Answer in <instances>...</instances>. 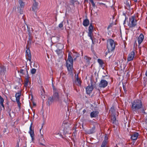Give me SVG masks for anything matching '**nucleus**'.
I'll list each match as a JSON object with an SVG mask.
<instances>
[{"instance_id":"nucleus-1","label":"nucleus","mask_w":147,"mask_h":147,"mask_svg":"<svg viewBox=\"0 0 147 147\" xmlns=\"http://www.w3.org/2000/svg\"><path fill=\"white\" fill-rule=\"evenodd\" d=\"M142 106V103L141 100L137 99L134 100L132 103L131 109L133 111L136 112L140 109Z\"/></svg>"},{"instance_id":"nucleus-2","label":"nucleus","mask_w":147,"mask_h":147,"mask_svg":"<svg viewBox=\"0 0 147 147\" xmlns=\"http://www.w3.org/2000/svg\"><path fill=\"white\" fill-rule=\"evenodd\" d=\"M107 46L109 53L113 51L115 47L114 41L111 39H109L107 41Z\"/></svg>"},{"instance_id":"nucleus-3","label":"nucleus","mask_w":147,"mask_h":147,"mask_svg":"<svg viewBox=\"0 0 147 147\" xmlns=\"http://www.w3.org/2000/svg\"><path fill=\"white\" fill-rule=\"evenodd\" d=\"M137 20L136 19V17L135 16H131L129 18L128 25L129 28L134 27L137 25Z\"/></svg>"},{"instance_id":"nucleus-4","label":"nucleus","mask_w":147,"mask_h":147,"mask_svg":"<svg viewBox=\"0 0 147 147\" xmlns=\"http://www.w3.org/2000/svg\"><path fill=\"white\" fill-rule=\"evenodd\" d=\"M59 96L58 92L57 91H54V94L51 98L50 97L49 98V100L51 102H53L54 101H59Z\"/></svg>"},{"instance_id":"nucleus-5","label":"nucleus","mask_w":147,"mask_h":147,"mask_svg":"<svg viewBox=\"0 0 147 147\" xmlns=\"http://www.w3.org/2000/svg\"><path fill=\"white\" fill-rule=\"evenodd\" d=\"M108 85L107 82L104 80L102 79L100 81L99 85V87L100 88H105Z\"/></svg>"},{"instance_id":"nucleus-6","label":"nucleus","mask_w":147,"mask_h":147,"mask_svg":"<svg viewBox=\"0 0 147 147\" xmlns=\"http://www.w3.org/2000/svg\"><path fill=\"white\" fill-rule=\"evenodd\" d=\"M135 55V53L134 51H131L128 55L127 58V61H132Z\"/></svg>"},{"instance_id":"nucleus-7","label":"nucleus","mask_w":147,"mask_h":147,"mask_svg":"<svg viewBox=\"0 0 147 147\" xmlns=\"http://www.w3.org/2000/svg\"><path fill=\"white\" fill-rule=\"evenodd\" d=\"M18 72L20 73V75H23L26 74L28 76V71L26 67H25L24 69H21L18 71Z\"/></svg>"},{"instance_id":"nucleus-8","label":"nucleus","mask_w":147,"mask_h":147,"mask_svg":"<svg viewBox=\"0 0 147 147\" xmlns=\"http://www.w3.org/2000/svg\"><path fill=\"white\" fill-rule=\"evenodd\" d=\"M26 57L28 60L30 61V63L32 62L31 61V55L29 49H27L26 51Z\"/></svg>"},{"instance_id":"nucleus-9","label":"nucleus","mask_w":147,"mask_h":147,"mask_svg":"<svg viewBox=\"0 0 147 147\" xmlns=\"http://www.w3.org/2000/svg\"><path fill=\"white\" fill-rule=\"evenodd\" d=\"M32 123H31L29 128V133L30 135V136L32 138V140L33 141L34 140V134L33 130L32 129Z\"/></svg>"},{"instance_id":"nucleus-10","label":"nucleus","mask_w":147,"mask_h":147,"mask_svg":"<svg viewBox=\"0 0 147 147\" xmlns=\"http://www.w3.org/2000/svg\"><path fill=\"white\" fill-rule=\"evenodd\" d=\"M33 1L34 2L32 7V9L34 12H36L38 10V3L36 1V0Z\"/></svg>"},{"instance_id":"nucleus-11","label":"nucleus","mask_w":147,"mask_h":147,"mask_svg":"<svg viewBox=\"0 0 147 147\" xmlns=\"http://www.w3.org/2000/svg\"><path fill=\"white\" fill-rule=\"evenodd\" d=\"M75 82L76 84L78 86L81 85V82L80 80L78 78V74H75Z\"/></svg>"},{"instance_id":"nucleus-12","label":"nucleus","mask_w":147,"mask_h":147,"mask_svg":"<svg viewBox=\"0 0 147 147\" xmlns=\"http://www.w3.org/2000/svg\"><path fill=\"white\" fill-rule=\"evenodd\" d=\"M139 135V134L137 132L134 133L131 135V139L133 140H136L137 139Z\"/></svg>"},{"instance_id":"nucleus-13","label":"nucleus","mask_w":147,"mask_h":147,"mask_svg":"<svg viewBox=\"0 0 147 147\" xmlns=\"http://www.w3.org/2000/svg\"><path fill=\"white\" fill-rule=\"evenodd\" d=\"M144 35L142 34H141L138 38L139 46L142 43L144 40Z\"/></svg>"},{"instance_id":"nucleus-14","label":"nucleus","mask_w":147,"mask_h":147,"mask_svg":"<svg viewBox=\"0 0 147 147\" xmlns=\"http://www.w3.org/2000/svg\"><path fill=\"white\" fill-rule=\"evenodd\" d=\"M71 53L69 52L68 54V59L67 61L66 62V63H73V59L71 55Z\"/></svg>"},{"instance_id":"nucleus-15","label":"nucleus","mask_w":147,"mask_h":147,"mask_svg":"<svg viewBox=\"0 0 147 147\" xmlns=\"http://www.w3.org/2000/svg\"><path fill=\"white\" fill-rule=\"evenodd\" d=\"M98 112L97 111H93L90 114V116L91 118L96 117L98 116Z\"/></svg>"},{"instance_id":"nucleus-16","label":"nucleus","mask_w":147,"mask_h":147,"mask_svg":"<svg viewBox=\"0 0 147 147\" xmlns=\"http://www.w3.org/2000/svg\"><path fill=\"white\" fill-rule=\"evenodd\" d=\"M125 7L128 10L130 9V6L131 5V2L129 0H127L125 2Z\"/></svg>"},{"instance_id":"nucleus-17","label":"nucleus","mask_w":147,"mask_h":147,"mask_svg":"<svg viewBox=\"0 0 147 147\" xmlns=\"http://www.w3.org/2000/svg\"><path fill=\"white\" fill-rule=\"evenodd\" d=\"M93 89V88L92 86H88L86 88V92L88 94H90L92 91Z\"/></svg>"},{"instance_id":"nucleus-18","label":"nucleus","mask_w":147,"mask_h":147,"mask_svg":"<svg viewBox=\"0 0 147 147\" xmlns=\"http://www.w3.org/2000/svg\"><path fill=\"white\" fill-rule=\"evenodd\" d=\"M68 70L69 72H72L73 69V64L66 63Z\"/></svg>"},{"instance_id":"nucleus-19","label":"nucleus","mask_w":147,"mask_h":147,"mask_svg":"<svg viewBox=\"0 0 147 147\" xmlns=\"http://www.w3.org/2000/svg\"><path fill=\"white\" fill-rule=\"evenodd\" d=\"M21 94V92L20 91H18V92L16 93L15 94L16 101L18 100V102H19V100H20Z\"/></svg>"},{"instance_id":"nucleus-20","label":"nucleus","mask_w":147,"mask_h":147,"mask_svg":"<svg viewBox=\"0 0 147 147\" xmlns=\"http://www.w3.org/2000/svg\"><path fill=\"white\" fill-rule=\"evenodd\" d=\"M89 24V21L88 19H86L84 20L83 25L85 27L88 26Z\"/></svg>"},{"instance_id":"nucleus-21","label":"nucleus","mask_w":147,"mask_h":147,"mask_svg":"<svg viewBox=\"0 0 147 147\" xmlns=\"http://www.w3.org/2000/svg\"><path fill=\"white\" fill-rule=\"evenodd\" d=\"M6 71V68L4 66L0 65V72L1 74H3Z\"/></svg>"},{"instance_id":"nucleus-22","label":"nucleus","mask_w":147,"mask_h":147,"mask_svg":"<svg viewBox=\"0 0 147 147\" xmlns=\"http://www.w3.org/2000/svg\"><path fill=\"white\" fill-rule=\"evenodd\" d=\"M84 61L87 63H89L91 59V58L85 56L84 57Z\"/></svg>"},{"instance_id":"nucleus-23","label":"nucleus","mask_w":147,"mask_h":147,"mask_svg":"<svg viewBox=\"0 0 147 147\" xmlns=\"http://www.w3.org/2000/svg\"><path fill=\"white\" fill-rule=\"evenodd\" d=\"M57 49H63V45L61 43H59L57 44L56 46Z\"/></svg>"},{"instance_id":"nucleus-24","label":"nucleus","mask_w":147,"mask_h":147,"mask_svg":"<svg viewBox=\"0 0 147 147\" xmlns=\"http://www.w3.org/2000/svg\"><path fill=\"white\" fill-rule=\"evenodd\" d=\"M65 95L66 96V97H65V98L64 99V101L65 102H67L68 101V97L69 96V94H68V92H65Z\"/></svg>"},{"instance_id":"nucleus-25","label":"nucleus","mask_w":147,"mask_h":147,"mask_svg":"<svg viewBox=\"0 0 147 147\" xmlns=\"http://www.w3.org/2000/svg\"><path fill=\"white\" fill-rule=\"evenodd\" d=\"M19 3L21 7H24L25 5V3L24 2H23L22 0H19Z\"/></svg>"},{"instance_id":"nucleus-26","label":"nucleus","mask_w":147,"mask_h":147,"mask_svg":"<svg viewBox=\"0 0 147 147\" xmlns=\"http://www.w3.org/2000/svg\"><path fill=\"white\" fill-rule=\"evenodd\" d=\"M111 119L113 123H115L116 122V118L114 115H112L111 117Z\"/></svg>"},{"instance_id":"nucleus-27","label":"nucleus","mask_w":147,"mask_h":147,"mask_svg":"<svg viewBox=\"0 0 147 147\" xmlns=\"http://www.w3.org/2000/svg\"><path fill=\"white\" fill-rule=\"evenodd\" d=\"M95 131V128L94 127L92 128L88 131V133L91 134L94 133Z\"/></svg>"},{"instance_id":"nucleus-28","label":"nucleus","mask_w":147,"mask_h":147,"mask_svg":"<svg viewBox=\"0 0 147 147\" xmlns=\"http://www.w3.org/2000/svg\"><path fill=\"white\" fill-rule=\"evenodd\" d=\"M62 49H57L55 51V52L57 53V54L58 55L62 53Z\"/></svg>"},{"instance_id":"nucleus-29","label":"nucleus","mask_w":147,"mask_h":147,"mask_svg":"<svg viewBox=\"0 0 147 147\" xmlns=\"http://www.w3.org/2000/svg\"><path fill=\"white\" fill-rule=\"evenodd\" d=\"M107 142L105 140H104L102 144L101 145V146L102 147H105V146H107Z\"/></svg>"},{"instance_id":"nucleus-30","label":"nucleus","mask_w":147,"mask_h":147,"mask_svg":"<svg viewBox=\"0 0 147 147\" xmlns=\"http://www.w3.org/2000/svg\"><path fill=\"white\" fill-rule=\"evenodd\" d=\"M115 110L113 107H112L109 111V113H111L112 115L113 114V112H114Z\"/></svg>"},{"instance_id":"nucleus-31","label":"nucleus","mask_w":147,"mask_h":147,"mask_svg":"<svg viewBox=\"0 0 147 147\" xmlns=\"http://www.w3.org/2000/svg\"><path fill=\"white\" fill-rule=\"evenodd\" d=\"M36 69L34 68H32L31 69L30 72L31 74H34L36 72Z\"/></svg>"},{"instance_id":"nucleus-32","label":"nucleus","mask_w":147,"mask_h":147,"mask_svg":"<svg viewBox=\"0 0 147 147\" xmlns=\"http://www.w3.org/2000/svg\"><path fill=\"white\" fill-rule=\"evenodd\" d=\"M40 95L42 96L41 97H42L43 96H44L45 91L43 89H41V92L40 93Z\"/></svg>"},{"instance_id":"nucleus-33","label":"nucleus","mask_w":147,"mask_h":147,"mask_svg":"<svg viewBox=\"0 0 147 147\" xmlns=\"http://www.w3.org/2000/svg\"><path fill=\"white\" fill-rule=\"evenodd\" d=\"M92 31H88V36L89 37H90V39H92Z\"/></svg>"},{"instance_id":"nucleus-34","label":"nucleus","mask_w":147,"mask_h":147,"mask_svg":"<svg viewBox=\"0 0 147 147\" xmlns=\"http://www.w3.org/2000/svg\"><path fill=\"white\" fill-rule=\"evenodd\" d=\"M98 61L100 65H103V63L102 60L98 59Z\"/></svg>"},{"instance_id":"nucleus-35","label":"nucleus","mask_w":147,"mask_h":147,"mask_svg":"<svg viewBox=\"0 0 147 147\" xmlns=\"http://www.w3.org/2000/svg\"><path fill=\"white\" fill-rule=\"evenodd\" d=\"M93 26L92 24H90L88 28V31H92Z\"/></svg>"},{"instance_id":"nucleus-36","label":"nucleus","mask_w":147,"mask_h":147,"mask_svg":"<svg viewBox=\"0 0 147 147\" xmlns=\"http://www.w3.org/2000/svg\"><path fill=\"white\" fill-rule=\"evenodd\" d=\"M4 101L3 98L0 95V103L2 104V103H3Z\"/></svg>"},{"instance_id":"nucleus-37","label":"nucleus","mask_w":147,"mask_h":147,"mask_svg":"<svg viewBox=\"0 0 147 147\" xmlns=\"http://www.w3.org/2000/svg\"><path fill=\"white\" fill-rule=\"evenodd\" d=\"M63 22H62L59 25V27L60 28H61L63 27Z\"/></svg>"},{"instance_id":"nucleus-38","label":"nucleus","mask_w":147,"mask_h":147,"mask_svg":"<svg viewBox=\"0 0 147 147\" xmlns=\"http://www.w3.org/2000/svg\"><path fill=\"white\" fill-rule=\"evenodd\" d=\"M28 82V80L26 79V81L25 82V86H27Z\"/></svg>"},{"instance_id":"nucleus-39","label":"nucleus","mask_w":147,"mask_h":147,"mask_svg":"<svg viewBox=\"0 0 147 147\" xmlns=\"http://www.w3.org/2000/svg\"><path fill=\"white\" fill-rule=\"evenodd\" d=\"M17 103L18 106L19 108H20L21 103L20 102V100H19V102H18V100L16 101Z\"/></svg>"},{"instance_id":"nucleus-40","label":"nucleus","mask_w":147,"mask_h":147,"mask_svg":"<svg viewBox=\"0 0 147 147\" xmlns=\"http://www.w3.org/2000/svg\"><path fill=\"white\" fill-rule=\"evenodd\" d=\"M67 122L64 121L62 124V125L64 127H65V125H67Z\"/></svg>"},{"instance_id":"nucleus-41","label":"nucleus","mask_w":147,"mask_h":147,"mask_svg":"<svg viewBox=\"0 0 147 147\" xmlns=\"http://www.w3.org/2000/svg\"><path fill=\"white\" fill-rule=\"evenodd\" d=\"M38 65L37 63H34V67H35L37 68L38 67Z\"/></svg>"},{"instance_id":"nucleus-42","label":"nucleus","mask_w":147,"mask_h":147,"mask_svg":"<svg viewBox=\"0 0 147 147\" xmlns=\"http://www.w3.org/2000/svg\"><path fill=\"white\" fill-rule=\"evenodd\" d=\"M113 24H110L107 28L108 30H109V28H111Z\"/></svg>"},{"instance_id":"nucleus-43","label":"nucleus","mask_w":147,"mask_h":147,"mask_svg":"<svg viewBox=\"0 0 147 147\" xmlns=\"http://www.w3.org/2000/svg\"><path fill=\"white\" fill-rule=\"evenodd\" d=\"M108 139V137L106 136H105V139H104V140H105L107 142H108V141H107Z\"/></svg>"},{"instance_id":"nucleus-44","label":"nucleus","mask_w":147,"mask_h":147,"mask_svg":"<svg viewBox=\"0 0 147 147\" xmlns=\"http://www.w3.org/2000/svg\"><path fill=\"white\" fill-rule=\"evenodd\" d=\"M92 4L93 7H95V4L94 3V2L92 3Z\"/></svg>"},{"instance_id":"nucleus-45","label":"nucleus","mask_w":147,"mask_h":147,"mask_svg":"<svg viewBox=\"0 0 147 147\" xmlns=\"http://www.w3.org/2000/svg\"><path fill=\"white\" fill-rule=\"evenodd\" d=\"M2 106V107L3 108H4V105H3V103H1V104H0Z\"/></svg>"},{"instance_id":"nucleus-46","label":"nucleus","mask_w":147,"mask_h":147,"mask_svg":"<svg viewBox=\"0 0 147 147\" xmlns=\"http://www.w3.org/2000/svg\"><path fill=\"white\" fill-rule=\"evenodd\" d=\"M142 113H145L144 110L143 109H142Z\"/></svg>"},{"instance_id":"nucleus-47","label":"nucleus","mask_w":147,"mask_h":147,"mask_svg":"<svg viewBox=\"0 0 147 147\" xmlns=\"http://www.w3.org/2000/svg\"><path fill=\"white\" fill-rule=\"evenodd\" d=\"M92 41V43L93 44H94V42L93 41V39L92 38V39H91Z\"/></svg>"},{"instance_id":"nucleus-48","label":"nucleus","mask_w":147,"mask_h":147,"mask_svg":"<svg viewBox=\"0 0 147 147\" xmlns=\"http://www.w3.org/2000/svg\"><path fill=\"white\" fill-rule=\"evenodd\" d=\"M98 4H99V5H104L105 4L103 3H98Z\"/></svg>"},{"instance_id":"nucleus-49","label":"nucleus","mask_w":147,"mask_h":147,"mask_svg":"<svg viewBox=\"0 0 147 147\" xmlns=\"http://www.w3.org/2000/svg\"><path fill=\"white\" fill-rule=\"evenodd\" d=\"M137 45V44L136 43V41H135V43H134V46H136Z\"/></svg>"},{"instance_id":"nucleus-50","label":"nucleus","mask_w":147,"mask_h":147,"mask_svg":"<svg viewBox=\"0 0 147 147\" xmlns=\"http://www.w3.org/2000/svg\"><path fill=\"white\" fill-rule=\"evenodd\" d=\"M123 89H124V91L125 92V91H126V89H125V87H124V86H123Z\"/></svg>"},{"instance_id":"nucleus-51","label":"nucleus","mask_w":147,"mask_h":147,"mask_svg":"<svg viewBox=\"0 0 147 147\" xmlns=\"http://www.w3.org/2000/svg\"><path fill=\"white\" fill-rule=\"evenodd\" d=\"M90 2H91V3L94 2L93 1V0H91Z\"/></svg>"},{"instance_id":"nucleus-52","label":"nucleus","mask_w":147,"mask_h":147,"mask_svg":"<svg viewBox=\"0 0 147 147\" xmlns=\"http://www.w3.org/2000/svg\"><path fill=\"white\" fill-rule=\"evenodd\" d=\"M133 0L135 2H137V0Z\"/></svg>"},{"instance_id":"nucleus-53","label":"nucleus","mask_w":147,"mask_h":147,"mask_svg":"<svg viewBox=\"0 0 147 147\" xmlns=\"http://www.w3.org/2000/svg\"><path fill=\"white\" fill-rule=\"evenodd\" d=\"M96 89L97 90H100L99 88H97L96 87Z\"/></svg>"},{"instance_id":"nucleus-54","label":"nucleus","mask_w":147,"mask_h":147,"mask_svg":"<svg viewBox=\"0 0 147 147\" xmlns=\"http://www.w3.org/2000/svg\"><path fill=\"white\" fill-rule=\"evenodd\" d=\"M19 147V144H18V146H16V147Z\"/></svg>"},{"instance_id":"nucleus-55","label":"nucleus","mask_w":147,"mask_h":147,"mask_svg":"<svg viewBox=\"0 0 147 147\" xmlns=\"http://www.w3.org/2000/svg\"><path fill=\"white\" fill-rule=\"evenodd\" d=\"M40 144L42 145H44V144L42 143H40Z\"/></svg>"},{"instance_id":"nucleus-56","label":"nucleus","mask_w":147,"mask_h":147,"mask_svg":"<svg viewBox=\"0 0 147 147\" xmlns=\"http://www.w3.org/2000/svg\"><path fill=\"white\" fill-rule=\"evenodd\" d=\"M125 20H124V23H125Z\"/></svg>"},{"instance_id":"nucleus-57","label":"nucleus","mask_w":147,"mask_h":147,"mask_svg":"<svg viewBox=\"0 0 147 147\" xmlns=\"http://www.w3.org/2000/svg\"><path fill=\"white\" fill-rule=\"evenodd\" d=\"M82 55H83V53H82Z\"/></svg>"},{"instance_id":"nucleus-58","label":"nucleus","mask_w":147,"mask_h":147,"mask_svg":"<svg viewBox=\"0 0 147 147\" xmlns=\"http://www.w3.org/2000/svg\"><path fill=\"white\" fill-rule=\"evenodd\" d=\"M101 147H103L102 146H101ZM103 147H107V146Z\"/></svg>"},{"instance_id":"nucleus-59","label":"nucleus","mask_w":147,"mask_h":147,"mask_svg":"<svg viewBox=\"0 0 147 147\" xmlns=\"http://www.w3.org/2000/svg\"><path fill=\"white\" fill-rule=\"evenodd\" d=\"M28 34L29 35L30 34V33H29Z\"/></svg>"}]
</instances>
